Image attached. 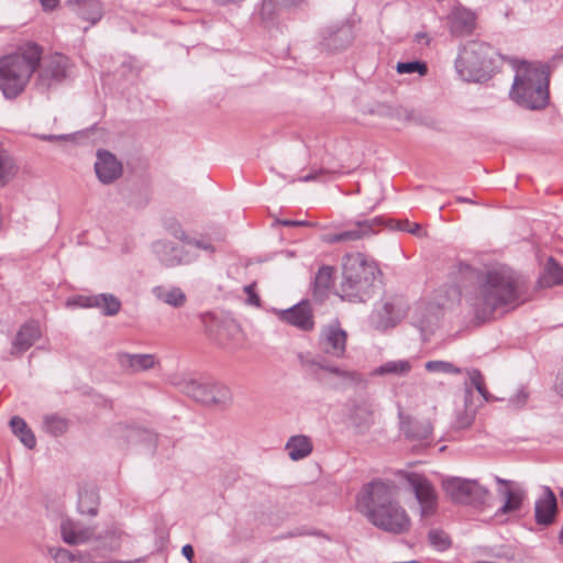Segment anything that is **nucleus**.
<instances>
[{
	"instance_id": "nucleus-1",
	"label": "nucleus",
	"mask_w": 563,
	"mask_h": 563,
	"mask_svg": "<svg viewBox=\"0 0 563 563\" xmlns=\"http://www.w3.org/2000/svg\"><path fill=\"white\" fill-rule=\"evenodd\" d=\"M455 268L454 274L459 283L453 289L455 296L461 295L462 288L471 284L477 285L476 290L466 297L477 319L486 320L498 308L517 301L526 286L523 277L507 266L485 273H479L465 263H459Z\"/></svg>"
},
{
	"instance_id": "nucleus-2",
	"label": "nucleus",
	"mask_w": 563,
	"mask_h": 563,
	"mask_svg": "<svg viewBox=\"0 0 563 563\" xmlns=\"http://www.w3.org/2000/svg\"><path fill=\"white\" fill-rule=\"evenodd\" d=\"M41 55L42 49L36 43H27L0 59V90L5 98H15L25 89Z\"/></svg>"
},
{
	"instance_id": "nucleus-3",
	"label": "nucleus",
	"mask_w": 563,
	"mask_h": 563,
	"mask_svg": "<svg viewBox=\"0 0 563 563\" xmlns=\"http://www.w3.org/2000/svg\"><path fill=\"white\" fill-rule=\"evenodd\" d=\"M510 97L522 108L543 109L549 101L545 67L522 62L517 68Z\"/></svg>"
},
{
	"instance_id": "nucleus-4",
	"label": "nucleus",
	"mask_w": 563,
	"mask_h": 563,
	"mask_svg": "<svg viewBox=\"0 0 563 563\" xmlns=\"http://www.w3.org/2000/svg\"><path fill=\"white\" fill-rule=\"evenodd\" d=\"M378 268L364 254H346L342 262L341 297L350 301H365L369 298Z\"/></svg>"
},
{
	"instance_id": "nucleus-5",
	"label": "nucleus",
	"mask_w": 563,
	"mask_h": 563,
	"mask_svg": "<svg viewBox=\"0 0 563 563\" xmlns=\"http://www.w3.org/2000/svg\"><path fill=\"white\" fill-rule=\"evenodd\" d=\"M495 49L485 42L470 41L464 44L455 59L459 76L466 81L486 79L494 67Z\"/></svg>"
},
{
	"instance_id": "nucleus-6",
	"label": "nucleus",
	"mask_w": 563,
	"mask_h": 563,
	"mask_svg": "<svg viewBox=\"0 0 563 563\" xmlns=\"http://www.w3.org/2000/svg\"><path fill=\"white\" fill-rule=\"evenodd\" d=\"M177 385L188 397L207 406L227 407L232 401L230 389L216 380L184 379Z\"/></svg>"
},
{
	"instance_id": "nucleus-7",
	"label": "nucleus",
	"mask_w": 563,
	"mask_h": 563,
	"mask_svg": "<svg viewBox=\"0 0 563 563\" xmlns=\"http://www.w3.org/2000/svg\"><path fill=\"white\" fill-rule=\"evenodd\" d=\"M397 489L393 482L374 479L365 484L356 498L357 508L369 516L374 510H380L397 501Z\"/></svg>"
},
{
	"instance_id": "nucleus-8",
	"label": "nucleus",
	"mask_w": 563,
	"mask_h": 563,
	"mask_svg": "<svg viewBox=\"0 0 563 563\" xmlns=\"http://www.w3.org/2000/svg\"><path fill=\"white\" fill-rule=\"evenodd\" d=\"M71 67L69 58L63 54L54 53L41 58L36 69L35 87L46 92L60 85L67 77Z\"/></svg>"
},
{
	"instance_id": "nucleus-9",
	"label": "nucleus",
	"mask_w": 563,
	"mask_h": 563,
	"mask_svg": "<svg viewBox=\"0 0 563 563\" xmlns=\"http://www.w3.org/2000/svg\"><path fill=\"white\" fill-rule=\"evenodd\" d=\"M443 489L454 503L463 505H483L489 495L488 489L476 481L460 477L443 481Z\"/></svg>"
},
{
	"instance_id": "nucleus-10",
	"label": "nucleus",
	"mask_w": 563,
	"mask_h": 563,
	"mask_svg": "<svg viewBox=\"0 0 563 563\" xmlns=\"http://www.w3.org/2000/svg\"><path fill=\"white\" fill-rule=\"evenodd\" d=\"M367 518L375 527L395 534L406 532L410 526V519L398 501L380 510H374Z\"/></svg>"
},
{
	"instance_id": "nucleus-11",
	"label": "nucleus",
	"mask_w": 563,
	"mask_h": 563,
	"mask_svg": "<svg viewBox=\"0 0 563 563\" xmlns=\"http://www.w3.org/2000/svg\"><path fill=\"white\" fill-rule=\"evenodd\" d=\"M404 477L420 505L421 516L429 517L433 515L438 500L434 487L430 481L424 475L418 473H405Z\"/></svg>"
},
{
	"instance_id": "nucleus-12",
	"label": "nucleus",
	"mask_w": 563,
	"mask_h": 563,
	"mask_svg": "<svg viewBox=\"0 0 563 563\" xmlns=\"http://www.w3.org/2000/svg\"><path fill=\"white\" fill-rule=\"evenodd\" d=\"M346 342L347 333L338 320L331 321L320 330L318 346L329 356L343 357L346 352Z\"/></svg>"
},
{
	"instance_id": "nucleus-13",
	"label": "nucleus",
	"mask_w": 563,
	"mask_h": 563,
	"mask_svg": "<svg viewBox=\"0 0 563 563\" xmlns=\"http://www.w3.org/2000/svg\"><path fill=\"white\" fill-rule=\"evenodd\" d=\"M497 484L504 486L498 489V494L505 499L504 504L495 512V518L499 522H506L504 516L519 511L527 498V490L509 479L495 477Z\"/></svg>"
},
{
	"instance_id": "nucleus-14",
	"label": "nucleus",
	"mask_w": 563,
	"mask_h": 563,
	"mask_svg": "<svg viewBox=\"0 0 563 563\" xmlns=\"http://www.w3.org/2000/svg\"><path fill=\"white\" fill-rule=\"evenodd\" d=\"M153 250L158 261L166 267L187 265L198 257L197 252L188 249L186 244L177 246L169 241L155 242Z\"/></svg>"
},
{
	"instance_id": "nucleus-15",
	"label": "nucleus",
	"mask_w": 563,
	"mask_h": 563,
	"mask_svg": "<svg viewBox=\"0 0 563 563\" xmlns=\"http://www.w3.org/2000/svg\"><path fill=\"white\" fill-rule=\"evenodd\" d=\"M402 316V310L395 299H383L375 305L368 322L375 330L386 331L396 327Z\"/></svg>"
},
{
	"instance_id": "nucleus-16",
	"label": "nucleus",
	"mask_w": 563,
	"mask_h": 563,
	"mask_svg": "<svg viewBox=\"0 0 563 563\" xmlns=\"http://www.w3.org/2000/svg\"><path fill=\"white\" fill-rule=\"evenodd\" d=\"M278 319L285 323L298 328L301 331L309 332L314 328L313 312L308 301L277 311Z\"/></svg>"
},
{
	"instance_id": "nucleus-17",
	"label": "nucleus",
	"mask_w": 563,
	"mask_h": 563,
	"mask_svg": "<svg viewBox=\"0 0 563 563\" xmlns=\"http://www.w3.org/2000/svg\"><path fill=\"white\" fill-rule=\"evenodd\" d=\"M380 218L358 221L355 229L345 230L339 233H327L322 236V241L329 244L346 243L361 240L374 233V227L380 225Z\"/></svg>"
},
{
	"instance_id": "nucleus-18",
	"label": "nucleus",
	"mask_w": 563,
	"mask_h": 563,
	"mask_svg": "<svg viewBox=\"0 0 563 563\" xmlns=\"http://www.w3.org/2000/svg\"><path fill=\"white\" fill-rule=\"evenodd\" d=\"M95 172L102 184H111L122 175V165L115 156L104 150L97 152Z\"/></svg>"
},
{
	"instance_id": "nucleus-19",
	"label": "nucleus",
	"mask_w": 563,
	"mask_h": 563,
	"mask_svg": "<svg viewBox=\"0 0 563 563\" xmlns=\"http://www.w3.org/2000/svg\"><path fill=\"white\" fill-rule=\"evenodd\" d=\"M558 514V500L549 486L543 487L542 495L534 504V519L537 525L548 527L553 523Z\"/></svg>"
},
{
	"instance_id": "nucleus-20",
	"label": "nucleus",
	"mask_w": 563,
	"mask_h": 563,
	"mask_svg": "<svg viewBox=\"0 0 563 563\" xmlns=\"http://www.w3.org/2000/svg\"><path fill=\"white\" fill-rule=\"evenodd\" d=\"M117 362L120 368L128 374H137L150 371L158 364V360L154 354H131L119 352Z\"/></svg>"
},
{
	"instance_id": "nucleus-21",
	"label": "nucleus",
	"mask_w": 563,
	"mask_h": 563,
	"mask_svg": "<svg viewBox=\"0 0 563 563\" xmlns=\"http://www.w3.org/2000/svg\"><path fill=\"white\" fill-rule=\"evenodd\" d=\"M60 533L63 541L71 545L89 542L96 536L93 528L70 519L62 521Z\"/></svg>"
},
{
	"instance_id": "nucleus-22",
	"label": "nucleus",
	"mask_w": 563,
	"mask_h": 563,
	"mask_svg": "<svg viewBox=\"0 0 563 563\" xmlns=\"http://www.w3.org/2000/svg\"><path fill=\"white\" fill-rule=\"evenodd\" d=\"M450 32L455 36L467 35L476 25L475 13L463 7H455L449 14Z\"/></svg>"
},
{
	"instance_id": "nucleus-23",
	"label": "nucleus",
	"mask_w": 563,
	"mask_h": 563,
	"mask_svg": "<svg viewBox=\"0 0 563 563\" xmlns=\"http://www.w3.org/2000/svg\"><path fill=\"white\" fill-rule=\"evenodd\" d=\"M41 338L40 325L35 321L24 323L18 331L11 349V355L19 356L27 351Z\"/></svg>"
},
{
	"instance_id": "nucleus-24",
	"label": "nucleus",
	"mask_w": 563,
	"mask_h": 563,
	"mask_svg": "<svg viewBox=\"0 0 563 563\" xmlns=\"http://www.w3.org/2000/svg\"><path fill=\"white\" fill-rule=\"evenodd\" d=\"M66 4L79 19L89 22L90 25H95L103 15L99 0H67Z\"/></svg>"
},
{
	"instance_id": "nucleus-25",
	"label": "nucleus",
	"mask_w": 563,
	"mask_h": 563,
	"mask_svg": "<svg viewBox=\"0 0 563 563\" xmlns=\"http://www.w3.org/2000/svg\"><path fill=\"white\" fill-rule=\"evenodd\" d=\"M350 420L360 433L367 432L374 423L373 404L367 399L356 401L350 411Z\"/></svg>"
},
{
	"instance_id": "nucleus-26",
	"label": "nucleus",
	"mask_w": 563,
	"mask_h": 563,
	"mask_svg": "<svg viewBox=\"0 0 563 563\" xmlns=\"http://www.w3.org/2000/svg\"><path fill=\"white\" fill-rule=\"evenodd\" d=\"M322 37L323 45L329 51L343 49L352 42V29L347 24H342L335 27L331 26L323 31Z\"/></svg>"
},
{
	"instance_id": "nucleus-27",
	"label": "nucleus",
	"mask_w": 563,
	"mask_h": 563,
	"mask_svg": "<svg viewBox=\"0 0 563 563\" xmlns=\"http://www.w3.org/2000/svg\"><path fill=\"white\" fill-rule=\"evenodd\" d=\"M80 306L99 308L104 316H115L121 309V301L114 295L99 294L80 298Z\"/></svg>"
},
{
	"instance_id": "nucleus-28",
	"label": "nucleus",
	"mask_w": 563,
	"mask_h": 563,
	"mask_svg": "<svg viewBox=\"0 0 563 563\" xmlns=\"http://www.w3.org/2000/svg\"><path fill=\"white\" fill-rule=\"evenodd\" d=\"M300 364L310 369L311 372L316 373L317 369L325 371L336 377L340 378H353V373L342 369L339 366L331 365L328 362H325L322 357L319 356H311L309 354L300 353L298 355Z\"/></svg>"
},
{
	"instance_id": "nucleus-29",
	"label": "nucleus",
	"mask_w": 563,
	"mask_h": 563,
	"mask_svg": "<svg viewBox=\"0 0 563 563\" xmlns=\"http://www.w3.org/2000/svg\"><path fill=\"white\" fill-rule=\"evenodd\" d=\"M400 430L405 437L411 441H422L429 439L432 433V426L427 420H417L410 417L401 419Z\"/></svg>"
},
{
	"instance_id": "nucleus-30",
	"label": "nucleus",
	"mask_w": 563,
	"mask_h": 563,
	"mask_svg": "<svg viewBox=\"0 0 563 563\" xmlns=\"http://www.w3.org/2000/svg\"><path fill=\"white\" fill-rule=\"evenodd\" d=\"M538 285L541 288L563 285V267L553 257H549Z\"/></svg>"
},
{
	"instance_id": "nucleus-31",
	"label": "nucleus",
	"mask_w": 563,
	"mask_h": 563,
	"mask_svg": "<svg viewBox=\"0 0 563 563\" xmlns=\"http://www.w3.org/2000/svg\"><path fill=\"white\" fill-rule=\"evenodd\" d=\"M285 449L292 461H299L312 452V442L307 435H292L287 441Z\"/></svg>"
},
{
	"instance_id": "nucleus-32",
	"label": "nucleus",
	"mask_w": 563,
	"mask_h": 563,
	"mask_svg": "<svg viewBox=\"0 0 563 563\" xmlns=\"http://www.w3.org/2000/svg\"><path fill=\"white\" fill-rule=\"evenodd\" d=\"M152 291L158 300L175 308L183 307L187 300L186 295L179 287L155 286Z\"/></svg>"
},
{
	"instance_id": "nucleus-33",
	"label": "nucleus",
	"mask_w": 563,
	"mask_h": 563,
	"mask_svg": "<svg viewBox=\"0 0 563 563\" xmlns=\"http://www.w3.org/2000/svg\"><path fill=\"white\" fill-rule=\"evenodd\" d=\"M99 506V495L95 488H80L78 510L81 515L96 516Z\"/></svg>"
},
{
	"instance_id": "nucleus-34",
	"label": "nucleus",
	"mask_w": 563,
	"mask_h": 563,
	"mask_svg": "<svg viewBox=\"0 0 563 563\" xmlns=\"http://www.w3.org/2000/svg\"><path fill=\"white\" fill-rule=\"evenodd\" d=\"M10 428L13 434L16 435L27 449H33L36 445V439L32 430L21 417H12Z\"/></svg>"
},
{
	"instance_id": "nucleus-35",
	"label": "nucleus",
	"mask_w": 563,
	"mask_h": 563,
	"mask_svg": "<svg viewBox=\"0 0 563 563\" xmlns=\"http://www.w3.org/2000/svg\"><path fill=\"white\" fill-rule=\"evenodd\" d=\"M411 371V363L407 360L389 361L375 369L377 375L405 376Z\"/></svg>"
},
{
	"instance_id": "nucleus-36",
	"label": "nucleus",
	"mask_w": 563,
	"mask_h": 563,
	"mask_svg": "<svg viewBox=\"0 0 563 563\" xmlns=\"http://www.w3.org/2000/svg\"><path fill=\"white\" fill-rule=\"evenodd\" d=\"M43 429L53 437H59L67 431L68 422L57 415H48L44 417Z\"/></svg>"
},
{
	"instance_id": "nucleus-37",
	"label": "nucleus",
	"mask_w": 563,
	"mask_h": 563,
	"mask_svg": "<svg viewBox=\"0 0 563 563\" xmlns=\"http://www.w3.org/2000/svg\"><path fill=\"white\" fill-rule=\"evenodd\" d=\"M15 165L9 153L0 148V188L4 187L14 176Z\"/></svg>"
},
{
	"instance_id": "nucleus-38",
	"label": "nucleus",
	"mask_w": 563,
	"mask_h": 563,
	"mask_svg": "<svg viewBox=\"0 0 563 563\" xmlns=\"http://www.w3.org/2000/svg\"><path fill=\"white\" fill-rule=\"evenodd\" d=\"M334 269L331 266H321L316 275L314 290L324 295L333 283Z\"/></svg>"
},
{
	"instance_id": "nucleus-39",
	"label": "nucleus",
	"mask_w": 563,
	"mask_h": 563,
	"mask_svg": "<svg viewBox=\"0 0 563 563\" xmlns=\"http://www.w3.org/2000/svg\"><path fill=\"white\" fill-rule=\"evenodd\" d=\"M48 554L55 563H75L81 562L82 556L79 553H74L64 548H49Z\"/></svg>"
},
{
	"instance_id": "nucleus-40",
	"label": "nucleus",
	"mask_w": 563,
	"mask_h": 563,
	"mask_svg": "<svg viewBox=\"0 0 563 563\" xmlns=\"http://www.w3.org/2000/svg\"><path fill=\"white\" fill-rule=\"evenodd\" d=\"M424 368L430 373H444L455 375L461 374L463 372L462 368L446 361H428L424 364Z\"/></svg>"
},
{
	"instance_id": "nucleus-41",
	"label": "nucleus",
	"mask_w": 563,
	"mask_h": 563,
	"mask_svg": "<svg viewBox=\"0 0 563 563\" xmlns=\"http://www.w3.org/2000/svg\"><path fill=\"white\" fill-rule=\"evenodd\" d=\"M173 235L177 240L184 242L187 245V247L190 250H191V247H196L197 250H203V251H208L210 253L214 252V247L210 243H207V242H203L200 240H196V239H190L181 229H176L173 232Z\"/></svg>"
},
{
	"instance_id": "nucleus-42",
	"label": "nucleus",
	"mask_w": 563,
	"mask_h": 563,
	"mask_svg": "<svg viewBox=\"0 0 563 563\" xmlns=\"http://www.w3.org/2000/svg\"><path fill=\"white\" fill-rule=\"evenodd\" d=\"M396 69L399 74L418 73L422 76L428 71L426 63L419 60L398 63Z\"/></svg>"
},
{
	"instance_id": "nucleus-43",
	"label": "nucleus",
	"mask_w": 563,
	"mask_h": 563,
	"mask_svg": "<svg viewBox=\"0 0 563 563\" xmlns=\"http://www.w3.org/2000/svg\"><path fill=\"white\" fill-rule=\"evenodd\" d=\"M429 541L438 550H445L450 547L449 537L442 530H431L429 532Z\"/></svg>"
},
{
	"instance_id": "nucleus-44",
	"label": "nucleus",
	"mask_w": 563,
	"mask_h": 563,
	"mask_svg": "<svg viewBox=\"0 0 563 563\" xmlns=\"http://www.w3.org/2000/svg\"><path fill=\"white\" fill-rule=\"evenodd\" d=\"M475 415L473 411L467 409H462L456 412V417L454 420V428L455 429H466L472 426L474 421Z\"/></svg>"
},
{
	"instance_id": "nucleus-45",
	"label": "nucleus",
	"mask_w": 563,
	"mask_h": 563,
	"mask_svg": "<svg viewBox=\"0 0 563 563\" xmlns=\"http://www.w3.org/2000/svg\"><path fill=\"white\" fill-rule=\"evenodd\" d=\"M97 539H102V548L108 549L110 551L117 549L119 547V533L117 529L107 530L106 536L98 534Z\"/></svg>"
},
{
	"instance_id": "nucleus-46",
	"label": "nucleus",
	"mask_w": 563,
	"mask_h": 563,
	"mask_svg": "<svg viewBox=\"0 0 563 563\" xmlns=\"http://www.w3.org/2000/svg\"><path fill=\"white\" fill-rule=\"evenodd\" d=\"M276 0H263L260 16L265 22H271L275 19Z\"/></svg>"
},
{
	"instance_id": "nucleus-47",
	"label": "nucleus",
	"mask_w": 563,
	"mask_h": 563,
	"mask_svg": "<svg viewBox=\"0 0 563 563\" xmlns=\"http://www.w3.org/2000/svg\"><path fill=\"white\" fill-rule=\"evenodd\" d=\"M529 397V393L526 388H519L514 396L509 398V404L514 408H521L526 405Z\"/></svg>"
},
{
	"instance_id": "nucleus-48",
	"label": "nucleus",
	"mask_w": 563,
	"mask_h": 563,
	"mask_svg": "<svg viewBox=\"0 0 563 563\" xmlns=\"http://www.w3.org/2000/svg\"><path fill=\"white\" fill-rule=\"evenodd\" d=\"M397 229L400 231L409 232L415 235H420L421 232V227L419 223L410 222L408 220L398 221Z\"/></svg>"
},
{
	"instance_id": "nucleus-49",
	"label": "nucleus",
	"mask_w": 563,
	"mask_h": 563,
	"mask_svg": "<svg viewBox=\"0 0 563 563\" xmlns=\"http://www.w3.org/2000/svg\"><path fill=\"white\" fill-rule=\"evenodd\" d=\"M256 284H250L244 287V292L247 295V303L258 307L261 303L260 296L255 292Z\"/></svg>"
},
{
	"instance_id": "nucleus-50",
	"label": "nucleus",
	"mask_w": 563,
	"mask_h": 563,
	"mask_svg": "<svg viewBox=\"0 0 563 563\" xmlns=\"http://www.w3.org/2000/svg\"><path fill=\"white\" fill-rule=\"evenodd\" d=\"M471 387L476 388L484 382V377L478 369L472 368L466 371Z\"/></svg>"
},
{
	"instance_id": "nucleus-51",
	"label": "nucleus",
	"mask_w": 563,
	"mask_h": 563,
	"mask_svg": "<svg viewBox=\"0 0 563 563\" xmlns=\"http://www.w3.org/2000/svg\"><path fill=\"white\" fill-rule=\"evenodd\" d=\"M278 223L285 227H309L310 223L303 220H279Z\"/></svg>"
},
{
	"instance_id": "nucleus-52",
	"label": "nucleus",
	"mask_w": 563,
	"mask_h": 563,
	"mask_svg": "<svg viewBox=\"0 0 563 563\" xmlns=\"http://www.w3.org/2000/svg\"><path fill=\"white\" fill-rule=\"evenodd\" d=\"M45 11H53L57 8L59 0H38Z\"/></svg>"
},
{
	"instance_id": "nucleus-53",
	"label": "nucleus",
	"mask_w": 563,
	"mask_h": 563,
	"mask_svg": "<svg viewBox=\"0 0 563 563\" xmlns=\"http://www.w3.org/2000/svg\"><path fill=\"white\" fill-rule=\"evenodd\" d=\"M181 553L188 561H191L195 554L194 548L190 544H185L181 549Z\"/></svg>"
},
{
	"instance_id": "nucleus-54",
	"label": "nucleus",
	"mask_w": 563,
	"mask_h": 563,
	"mask_svg": "<svg viewBox=\"0 0 563 563\" xmlns=\"http://www.w3.org/2000/svg\"><path fill=\"white\" fill-rule=\"evenodd\" d=\"M479 394L481 396L486 400L488 401L490 399V395L488 394L486 387H485V382H483L479 386H477L475 388Z\"/></svg>"
},
{
	"instance_id": "nucleus-55",
	"label": "nucleus",
	"mask_w": 563,
	"mask_h": 563,
	"mask_svg": "<svg viewBox=\"0 0 563 563\" xmlns=\"http://www.w3.org/2000/svg\"><path fill=\"white\" fill-rule=\"evenodd\" d=\"M322 173H323L322 169H320L318 173H310V174L303 176L302 178H300V180L301 181H306V183L307 181L316 180V179H318L319 175L322 174Z\"/></svg>"
},
{
	"instance_id": "nucleus-56",
	"label": "nucleus",
	"mask_w": 563,
	"mask_h": 563,
	"mask_svg": "<svg viewBox=\"0 0 563 563\" xmlns=\"http://www.w3.org/2000/svg\"><path fill=\"white\" fill-rule=\"evenodd\" d=\"M64 140L66 139L65 135H43L42 136V140H45V141H53V140Z\"/></svg>"
},
{
	"instance_id": "nucleus-57",
	"label": "nucleus",
	"mask_w": 563,
	"mask_h": 563,
	"mask_svg": "<svg viewBox=\"0 0 563 563\" xmlns=\"http://www.w3.org/2000/svg\"><path fill=\"white\" fill-rule=\"evenodd\" d=\"M416 40L418 43H420L422 40H426L427 43H429V37L426 33H417L416 34Z\"/></svg>"
},
{
	"instance_id": "nucleus-58",
	"label": "nucleus",
	"mask_w": 563,
	"mask_h": 563,
	"mask_svg": "<svg viewBox=\"0 0 563 563\" xmlns=\"http://www.w3.org/2000/svg\"><path fill=\"white\" fill-rule=\"evenodd\" d=\"M456 200L459 202H467V203H475L474 200H472L471 198H466V197H457Z\"/></svg>"
},
{
	"instance_id": "nucleus-59",
	"label": "nucleus",
	"mask_w": 563,
	"mask_h": 563,
	"mask_svg": "<svg viewBox=\"0 0 563 563\" xmlns=\"http://www.w3.org/2000/svg\"><path fill=\"white\" fill-rule=\"evenodd\" d=\"M559 541H560V543L563 544V525H562L561 531L559 533Z\"/></svg>"
},
{
	"instance_id": "nucleus-60",
	"label": "nucleus",
	"mask_w": 563,
	"mask_h": 563,
	"mask_svg": "<svg viewBox=\"0 0 563 563\" xmlns=\"http://www.w3.org/2000/svg\"><path fill=\"white\" fill-rule=\"evenodd\" d=\"M465 385H466V389H465V391H466V396H471V395H472L471 387H468V384H467V383H465Z\"/></svg>"
},
{
	"instance_id": "nucleus-61",
	"label": "nucleus",
	"mask_w": 563,
	"mask_h": 563,
	"mask_svg": "<svg viewBox=\"0 0 563 563\" xmlns=\"http://www.w3.org/2000/svg\"><path fill=\"white\" fill-rule=\"evenodd\" d=\"M561 495H563V490L561 492Z\"/></svg>"
}]
</instances>
